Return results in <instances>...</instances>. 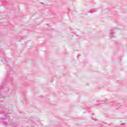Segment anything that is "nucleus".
Here are the masks:
<instances>
[{
  "mask_svg": "<svg viewBox=\"0 0 127 127\" xmlns=\"http://www.w3.org/2000/svg\"><path fill=\"white\" fill-rule=\"evenodd\" d=\"M12 74H13V71H11V74H8L5 80L3 81L4 85H7V84L10 83L13 80V78H12Z\"/></svg>",
  "mask_w": 127,
  "mask_h": 127,
  "instance_id": "obj_1",
  "label": "nucleus"
},
{
  "mask_svg": "<svg viewBox=\"0 0 127 127\" xmlns=\"http://www.w3.org/2000/svg\"><path fill=\"white\" fill-rule=\"evenodd\" d=\"M109 36L111 38H114V37H116V36H115V32H114V31H111L109 33Z\"/></svg>",
  "mask_w": 127,
  "mask_h": 127,
  "instance_id": "obj_2",
  "label": "nucleus"
},
{
  "mask_svg": "<svg viewBox=\"0 0 127 127\" xmlns=\"http://www.w3.org/2000/svg\"><path fill=\"white\" fill-rule=\"evenodd\" d=\"M1 62L4 63V64H7L8 63V61H7V60H6V59L3 58V57H2V60H1Z\"/></svg>",
  "mask_w": 127,
  "mask_h": 127,
  "instance_id": "obj_3",
  "label": "nucleus"
},
{
  "mask_svg": "<svg viewBox=\"0 0 127 127\" xmlns=\"http://www.w3.org/2000/svg\"><path fill=\"white\" fill-rule=\"evenodd\" d=\"M95 11H96V9H92L91 10H90L89 11V12H90V13H93V12H95Z\"/></svg>",
  "mask_w": 127,
  "mask_h": 127,
  "instance_id": "obj_4",
  "label": "nucleus"
}]
</instances>
